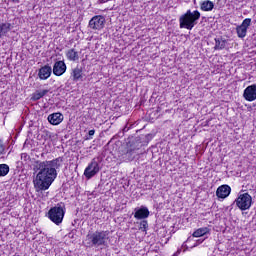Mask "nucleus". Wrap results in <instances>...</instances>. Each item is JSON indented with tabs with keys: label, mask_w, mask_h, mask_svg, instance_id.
Masks as SVG:
<instances>
[{
	"label": "nucleus",
	"mask_w": 256,
	"mask_h": 256,
	"mask_svg": "<svg viewBox=\"0 0 256 256\" xmlns=\"http://www.w3.org/2000/svg\"><path fill=\"white\" fill-rule=\"evenodd\" d=\"M63 161H65L63 157H58L53 160L34 161L33 171L37 173V175L33 180V184L37 192L47 191V189L53 185V181L57 179V169L63 167Z\"/></svg>",
	"instance_id": "1"
},
{
	"label": "nucleus",
	"mask_w": 256,
	"mask_h": 256,
	"mask_svg": "<svg viewBox=\"0 0 256 256\" xmlns=\"http://www.w3.org/2000/svg\"><path fill=\"white\" fill-rule=\"evenodd\" d=\"M145 139H147V136L141 135L129 141L127 143V147L121 153L120 159L124 163H131V161H135L136 159H139V156L141 155V151H140L141 147H144V145H147V142H145Z\"/></svg>",
	"instance_id": "2"
},
{
	"label": "nucleus",
	"mask_w": 256,
	"mask_h": 256,
	"mask_svg": "<svg viewBox=\"0 0 256 256\" xmlns=\"http://www.w3.org/2000/svg\"><path fill=\"white\" fill-rule=\"evenodd\" d=\"M109 230H101L95 232H89L86 235L84 244L86 247H108L107 241H109Z\"/></svg>",
	"instance_id": "3"
},
{
	"label": "nucleus",
	"mask_w": 256,
	"mask_h": 256,
	"mask_svg": "<svg viewBox=\"0 0 256 256\" xmlns=\"http://www.w3.org/2000/svg\"><path fill=\"white\" fill-rule=\"evenodd\" d=\"M199 19H201V12L199 10L193 12L187 10V12L179 18L180 29H188V31H191V29L197 25Z\"/></svg>",
	"instance_id": "4"
},
{
	"label": "nucleus",
	"mask_w": 256,
	"mask_h": 256,
	"mask_svg": "<svg viewBox=\"0 0 256 256\" xmlns=\"http://www.w3.org/2000/svg\"><path fill=\"white\" fill-rule=\"evenodd\" d=\"M65 211H67L65 203L59 202L49 209L46 217H48V219H50V221L55 225H61V223H63V219H65Z\"/></svg>",
	"instance_id": "5"
},
{
	"label": "nucleus",
	"mask_w": 256,
	"mask_h": 256,
	"mask_svg": "<svg viewBox=\"0 0 256 256\" xmlns=\"http://www.w3.org/2000/svg\"><path fill=\"white\" fill-rule=\"evenodd\" d=\"M100 163L101 158H93L84 170V177H86V179H93V177H95V175L101 171Z\"/></svg>",
	"instance_id": "6"
},
{
	"label": "nucleus",
	"mask_w": 256,
	"mask_h": 256,
	"mask_svg": "<svg viewBox=\"0 0 256 256\" xmlns=\"http://www.w3.org/2000/svg\"><path fill=\"white\" fill-rule=\"evenodd\" d=\"M235 203L241 211H247V209H251V203H253V198L251 197V195H249V193L240 194L235 200Z\"/></svg>",
	"instance_id": "7"
},
{
	"label": "nucleus",
	"mask_w": 256,
	"mask_h": 256,
	"mask_svg": "<svg viewBox=\"0 0 256 256\" xmlns=\"http://www.w3.org/2000/svg\"><path fill=\"white\" fill-rule=\"evenodd\" d=\"M88 27L94 31H101L105 27V16L96 15L89 21Z\"/></svg>",
	"instance_id": "8"
},
{
	"label": "nucleus",
	"mask_w": 256,
	"mask_h": 256,
	"mask_svg": "<svg viewBox=\"0 0 256 256\" xmlns=\"http://www.w3.org/2000/svg\"><path fill=\"white\" fill-rule=\"evenodd\" d=\"M249 27H251V18L244 19L242 24L236 27V33L240 39L247 37V29Z\"/></svg>",
	"instance_id": "9"
},
{
	"label": "nucleus",
	"mask_w": 256,
	"mask_h": 256,
	"mask_svg": "<svg viewBox=\"0 0 256 256\" xmlns=\"http://www.w3.org/2000/svg\"><path fill=\"white\" fill-rule=\"evenodd\" d=\"M243 98L250 103L256 101V84L249 85L244 89Z\"/></svg>",
	"instance_id": "10"
},
{
	"label": "nucleus",
	"mask_w": 256,
	"mask_h": 256,
	"mask_svg": "<svg viewBox=\"0 0 256 256\" xmlns=\"http://www.w3.org/2000/svg\"><path fill=\"white\" fill-rule=\"evenodd\" d=\"M67 71V64H65V61H56L54 63L52 73L56 75V77H61V75H64V73Z\"/></svg>",
	"instance_id": "11"
},
{
	"label": "nucleus",
	"mask_w": 256,
	"mask_h": 256,
	"mask_svg": "<svg viewBox=\"0 0 256 256\" xmlns=\"http://www.w3.org/2000/svg\"><path fill=\"white\" fill-rule=\"evenodd\" d=\"M228 195H231V186L224 184L217 188L216 196L218 199H227Z\"/></svg>",
	"instance_id": "12"
},
{
	"label": "nucleus",
	"mask_w": 256,
	"mask_h": 256,
	"mask_svg": "<svg viewBox=\"0 0 256 256\" xmlns=\"http://www.w3.org/2000/svg\"><path fill=\"white\" fill-rule=\"evenodd\" d=\"M149 215H150L149 208H147L146 206H141L139 208L134 209L135 219L145 220V219H147V217H149Z\"/></svg>",
	"instance_id": "13"
},
{
	"label": "nucleus",
	"mask_w": 256,
	"mask_h": 256,
	"mask_svg": "<svg viewBox=\"0 0 256 256\" xmlns=\"http://www.w3.org/2000/svg\"><path fill=\"white\" fill-rule=\"evenodd\" d=\"M51 73H53V68L47 64L38 70V77L41 81H45L51 77Z\"/></svg>",
	"instance_id": "14"
},
{
	"label": "nucleus",
	"mask_w": 256,
	"mask_h": 256,
	"mask_svg": "<svg viewBox=\"0 0 256 256\" xmlns=\"http://www.w3.org/2000/svg\"><path fill=\"white\" fill-rule=\"evenodd\" d=\"M72 77V81L77 83V81H82L83 80V67L77 65V67L72 69V72L70 74Z\"/></svg>",
	"instance_id": "15"
},
{
	"label": "nucleus",
	"mask_w": 256,
	"mask_h": 256,
	"mask_svg": "<svg viewBox=\"0 0 256 256\" xmlns=\"http://www.w3.org/2000/svg\"><path fill=\"white\" fill-rule=\"evenodd\" d=\"M63 115L61 112L52 113L48 116V121L50 125H59L63 122Z\"/></svg>",
	"instance_id": "16"
},
{
	"label": "nucleus",
	"mask_w": 256,
	"mask_h": 256,
	"mask_svg": "<svg viewBox=\"0 0 256 256\" xmlns=\"http://www.w3.org/2000/svg\"><path fill=\"white\" fill-rule=\"evenodd\" d=\"M13 29V25L9 22H0V39L6 37L7 33Z\"/></svg>",
	"instance_id": "17"
},
{
	"label": "nucleus",
	"mask_w": 256,
	"mask_h": 256,
	"mask_svg": "<svg viewBox=\"0 0 256 256\" xmlns=\"http://www.w3.org/2000/svg\"><path fill=\"white\" fill-rule=\"evenodd\" d=\"M215 51H223V49H226L227 47V40H225L223 37L215 38Z\"/></svg>",
	"instance_id": "18"
},
{
	"label": "nucleus",
	"mask_w": 256,
	"mask_h": 256,
	"mask_svg": "<svg viewBox=\"0 0 256 256\" xmlns=\"http://www.w3.org/2000/svg\"><path fill=\"white\" fill-rule=\"evenodd\" d=\"M200 9L202 11H211L212 9H215V3L211 0H205L200 4Z\"/></svg>",
	"instance_id": "19"
},
{
	"label": "nucleus",
	"mask_w": 256,
	"mask_h": 256,
	"mask_svg": "<svg viewBox=\"0 0 256 256\" xmlns=\"http://www.w3.org/2000/svg\"><path fill=\"white\" fill-rule=\"evenodd\" d=\"M47 93H49V90H42V91L37 90L32 94L31 101H39V99H43V97H45Z\"/></svg>",
	"instance_id": "20"
},
{
	"label": "nucleus",
	"mask_w": 256,
	"mask_h": 256,
	"mask_svg": "<svg viewBox=\"0 0 256 256\" xmlns=\"http://www.w3.org/2000/svg\"><path fill=\"white\" fill-rule=\"evenodd\" d=\"M66 57L69 61H77L79 59V53L72 48L67 51Z\"/></svg>",
	"instance_id": "21"
},
{
	"label": "nucleus",
	"mask_w": 256,
	"mask_h": 256,
	"mask_svg": "<svg viewBox=\"0 0 256 256\" xmlns=\"http://www.w3.org/2000/svg\"><path fill=\"white\" fill-rule=\"evenodd\" d=\"M209 233L208 227L199 228L193 232L192 237H203Z\"/></svg>",
	"instance_id": "22"
},
{
	"label": "nucleus",
	"mask_w": 256,
	"mask_h": 256,
	"mask_svg": "<svg viewBox=\"0 0 256 256\" xmlns=\"http://www.w3.org/2000/svg\"><path fill=\"white\" fill-rule=\"evenodd\" d=\"M9 170V165L0 164V177H6V175H9Z\"/></svg>",
	"instance_id": "23"
},
{
	"label": "nucleus",
	"mask_w": 256,
	"mask_h": 256,
	"mask_svg": "<svg viewBox=\"0 0 256 256\" xmlns=\"http://www.w3.org/2000/svg\"><path fill=\"white\" fill-rule=\"evenodd\" d=\"M148 227H149V223L147 222V220L144 219L140 222V226H139L140 231H147Z\"/></svg>",
	"instance_id": "24"
},
{
	"label": "nucleus",
	"mask_w": 256,
	"mask_h": 256,
	"mask_svg": "<svg viewBox=\"0 0 256 256\" xmlns=\"http://www.w3.org/2000/svg\"><path fill=\"white\" fill-rule=\"evenodd\" d=\"M31 159V156H29V154L27 153H22L21 154V160L22 161H29Z\"/></svg>",
	"instance_id": "25"
},
{
	"label": "nucleus",
	"mask_w": 256,
	"mask_h": 256,
	"mask_svg": "<svg viewBox=\"0 0 256 256\" xmlns=\"http://www.w3.org/2000/svg\"><path fill=\"white\" fill-rule=\"evenodd\" d=\"M5 153V145H3V140H0V155Z\"/></svg>",
	"instance_id": "26"
},
{
	"label": "nucleus",
	"mask_w": 256,
	"mask_h": 256,
	"mask_svg": "<svg viewBox=\"0 0 256 256\" xmlns=\"http://www.w3.org/2000/svg\"><path fill=\"white\" fill-rule=\"evenodd\" d=\"M88 135L89 137L86 139H93V135H95V129L89 130Z\"/></svg>",
	"instance_id": "27"
},
{
	"label": "nucleus",
	"mask_w": 256,
	"mask_h": 256,
	"mask_svg": "<svg viewBox=\"0 0 256 256\" xmlns=\"http://www.w3.org/2000/svg\"><path fill=\"white\" fill-rule=\"evenodd\" d=\"M127 131H129V128H127V126H126L123 128V133H127Z\"/></svg>",
	"instance_id": "28"
},
{
	"label": "nucleus",
	"mask_w": 256,
	"mask_h": 256,
	"mask_svg": "<svg viewBox=\"0 0 256 256\" xmlns=\"http://www.w3.org/2000/svg\"><path fill=\"white\" fill-rule=\"evenodd\" d=\"M21 0H12L13 3H19Z\"/></svg>",
	"instance_id": "29"
},
{
	"label": "nucleus",
	"mask_w": 256,
	"mask_h": 256,
	"mask_svg": "<svg viewBox=\"0 0 256 256\" xmlns=\"http://www.w3.org/2000/svg\"><path fill=\"white\" fill-rule=\"evenodd\" d=\"M203 240H198V243H201Z\"/></svg>",
	"instance_id": "30"
}]
</instances>
